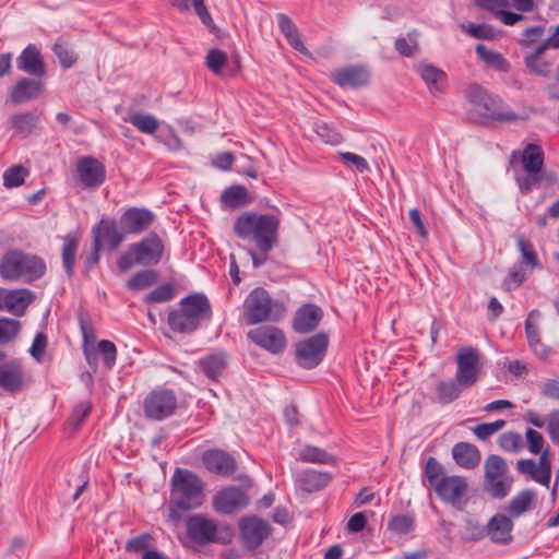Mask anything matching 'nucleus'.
<instances>
[{"instance_id":"obj_27","label":"nucleus","mask_w":559,"mask_h":559,"mask_svg":"<svg viewBox=\"0 0 559 559\" xmlns=\"http://www.w3.org/2000/svg\"><path fill=\"white\" fill-rule=\"evenodd\" d=\"M332 480V475L328 472L316 469H306L298 474L296 484L305 492H316L325 488Z\"/></svg>"},{"instance_id":"obj_52","label":"nucleus","mask_w":559,"mask_h":559,"mask_svg":"<svg viewBox=\"0 0 559 559\" xmlns=\"http://www.w3.org/2000/svg\"><path fill=\"white\" fill-rule=\"evenodd\" d=\"M518 247L519 250L521 251L523 262H525L532 269L540 267V262L538 260L537 253L534 249L533 243L530 240L523 237H519Z\"/></svg>"},{"instance_id":"obj_19","label":"nucleus","mask_w":559,"mask_h":559,"mask_svg":"<svg viewBox=\"0 0 559 559\" xmlns=\"http://www.w3.org/2000/svg\"><path fill=\"white\" fill-rule=\"evenodd\" d=\"M467 481L463 476H448L436 486L438 497L453 506L461 504L467 492Z\"/></svg>"},{"instance_id":"obj_46","label":"nucleus","mask_w":559,"mask_h":559,"mask_svg":"<svg viewBox=\"0 0 559 559\" xmlns=\"http://www.w3.org/2000/svg\"><path fill=\"white\" fill-rule=\"evenodd\" d=\"M95 349L96 357L98 355L102 356L104 366L109 370L112 369L117 359L116 345L111 341L102 340L98 342L97 346H95Z\"/></svg>"},{"instance_id":"obj_28","label":"nucleus","mask_w":559,"mask_h":559,"mask_svg":"<svg viewBox=\"0 0 559 559\" xmlns=\"http://www.w3.org/2000/svg\"><path fill=\"white\" fill-rule=\"evenodd\" d=\"M198 366L210 380H217L227 367V355L224 352H215L202 357Z\"/></svg>"},{"instance_id":"obj_64","label":"nucleus","mask_w":559,"mask_h":559,"mask_svg":"<svg viewBox=\"0 0 559 559\" xmlns=\"http://www.w3.org/2000/svg\"><path fill=\"white\" fill-rule=\"evenodd\" d=\"M47 346V336L45 333L39 332L35 335L29 353L37 361L41 360Z\"/></svg>"},{"instance_id":"obj_15","label":"nucleus","mask_w":559,"mask_h":559,"mask_svg":"<svg viewBox=\"0 0 559 559\" xmlns=\"http://www.w3.org/2000/svg\"><path fill=\"white\" fill-rule=\"evenodd\" d=\"M154 222V214L145 207H129L119 218L120 228L127 234L139 235L145 231Z\"/></svg>"},{"instance_id":"obj_26","label":"nucleus","mask_w":559,"mask_h":559,"mask_svg":"<svg viewBox=\"0 0 559 559\" xmlns=\"http://www.w3.org/2000/svg\"><path fill=\"white\" fill-rule=\"evenodd\" d=\"M452 457L460 467L473 469L479 465L481 454L475 444L457 442L452 448Z\"/></svg>"},{"instance_id":"obj_47","label":"nucleus","mask_w":559,"mask_h":559,"mask_svg":"<svg viewBox=\"0 0 559 559\" xmlns=\"http://www.w3.org/2000/svg\"><path fill=\"white\" fill-rule=\"evenodd\" d=\"M28 176V170L22 165H15L8 168L3 174V185L7 188H14L23 185Z\"/></svg>"},{"instance_id":"obj_25","label":"nucleus","mask_w":559,"mask_h":559,"mask_svg":"<svg viewBox=\"0 0 559 559\" xmlns=\"http://www.w3.org/2000/svg\"><path fill=\"white\" fill-rule=\"evenodd\" d=\"M513 522L506 514H495L486 525L487 536L495 544L507 545L512 542Z\"/></svg>"},{"instance_id":"obj_42","label":"nucleus","mask_w":559,"mask_h":559,"mask_svg":"<svg viewBox=\"0 0 559 559\" xmlns=\"http://www.w3.org/2000/svg\"><path fill=\"white\" fill-rule=\"evenodd\" d=\"M298 461L308 462V463H319V464H331L335 462L333 455L326 453L324 450L313 447L306 445L304 447L297 456Z\"/></svg>"},{"instance_id":"obj_53","label":"nucleus","mask_w":559,"mask_h":559,"mask_svg":"<svg viewBox=\"0 0 559 559\" xmlns=\"http://www.w3.org/2000/svg\"><path fill=\"white\" fill-rule=\"evenodd\" d=\"M175 297V287L170 283L162 284L154 288L146 297L147 304L166 302Z\"/></svg>"},{"instance_id":"obj_60","label":"nucleus","mask_w":559,"mask_h":559,"mask_svg":"<svg viewBox=\"0 0 559 559\" xmlns=\"http://www.w3.org/2000/svg\"><path fill=\"white\" fill-rule=\"evenodd\" d=\"M322 317H294L293 328L298 333H309L317 329Z\"/></svg>"},{"instance_id":"obj_7","label":"nucleus","mask_w":559,"mask_h":559,"mask_svg":"<svg viewBox=\"0 0 559 559\" xmlns=\"http://www.w3.org/2000/svg\"><path fill=\"white\" fill-rule=\"evenodd\" d=\"M508 473L509 466L502 456L491 454L485 460V488L492 498L502 499L509 495L513 479Z\"/></svg>"},{"instance_id":"obj_22","label":"nucleus","mask_w":559,"mask_h":559,"mask_svg":"<svg viewBox=\"0 0 559 559\" xmlns=\"http://www.w3.org/2000/svg\"><path fill=\"white\" fill-rule=\"evenodd\" d=\"M205 468L214 474L229 476L237 471V462L228 452L219 449L206 450L202 455Z\"/></svg>"},{"instance_id":"obj_1","label":"nucleus","mask_w":559,"mask_h":559,"mask_svg":"<svg viewBox=\"0 0 559 559\" xmlns=\"http://www.w3.org/2000/svg\"><path fill=\"white\" fill-rule=\"evenodd\" d=\"M280 225L277 215L245 212L235 219L234 233L242 240L253 241L258 250L272 251L278 242Z\"/></svg>"},{"instance_id":"obj_16","label":"nucleus","mask_w":559,"mask_h":559,"mask_svg":"<svg viewBox=\"0 0 559 559\" xmlns=\"http://www.w3.org/2000/svg\"><path fill=\"white\" fill-rule=\"evenodd\" d=\"M93 241L98 242V247L109 250H116L124 241V233L118 229L117 222L114 218H102L92 229Z\"/></svg>"},{"instance_id":"obj_59","label":"nucleus","mask_w":559,"mask_h":559,"mask_svg":"<svg viewBox=\"0 0 559 559\" xmlns=\"http://www.w3.org/2000/svg\"><path fill=\"white\" fill-rule=\"evenodd\" d=\"M525 333L528 345L534 352H538L539 347L545 352L544 345L540 343L539 334L536 324L533 322V317H526Z\"/></svg>"},{"instance_id":"obj_51","label":"nucleus","mask_w":559,"mask_h":559,"mask_svg":"<svg viewBox=\"0 0 559 559\" xmlns=\"http://www.w3.org/2000/svg\"><path fill=\"white\" fill-rule=\"evenodd\" d=\"M425 475L433 489L443 478L448 476L444 475V468L441 463H439L435 457H428L425 467Z\"/></svg>"},{"instance_id":"obj_33","label":"nucleus","mask_w":559,"mask_h":559,"mask_svg":"<svg viewBox=\"0 0 559 559\" xmlns=\"http://www.w3.org/2000/svg\"><path fill=\"white\" fill-rule=\"evenodd\" d=\"M545 154L543 148L534 143H528L521 152V163L526 174H537L544 167Z\"/></svg>"},{"instance_id":"obj_50","label":"nucleus","mask_w":559,"mask_h":559,"mask_svg":"<svg viewBox=\"0 0 559 559\" xmlns=\"http://www.w3.org/2000/svg\"><path fill=\"white\" fill-rule=\"evenodd\" d=\"M415 521L411 515H395L389 523L388 528L399 535H406L414 530Z\"/></svg>"},{"instance_id":"obj_57","label":"nucleus","mask_w":559,"mask_h":559,"mask_svg":"<svg viewBox=\"0 0 559 559\" xmlns=\"http://www.w3.org/2000/svg\"><path fill=\"white\" fill-rule=\"evenodd\" d=\"M465 31L467 34L477 39L490 40L496 36L495 28L488 24L469 23Z\"/></svg>"},{"instance_id":"obj_12","label":"nucleus","mask_w":559,"mask_h":559,"mask_svg":"<svg viewBox=\"0 0 559 559\" xmlns=\"http://www.w3.org/2000/svg\"><path fill=\"white\" fill-rule=\"evenodd\" d=\"M456 362V381L463 388L473 386L477 382L480 371L478 353L472 347H463L457 353Z\"/></svg>"},{"instance_id":"obj_5","label":"nucleus","mask_w":559,"mask_h":559,"mask_svg":"<svg viewBox=\"0 0 559 559\" xmlns=\"http://www.w3.org/2000/svg\"><path fill=\"white\" fill-rule=\"evenodd\" d=\"M186 531L188 538L198 546L214 543L227 545L234 538V531L229 524L217 525L213 520L201 513L188 516Z\"/></svg>"},{"instance_id":"obj_30","label":"nucleus","mask_w":559,"mask_h":559,"mask_svg":"<svg viewBox=\"0 0 559 559\" xmlns=\"http://www.w3.org/2000/svg\"><path fill=\"white\" fill-rule=\"evenodd\" d=\"M416 71L425 81L430 93L438 94L443 91L447 74L441 69L429 63H419L416 67Z\"/></svg>"},{"instance_id":"obj_41","label":"nucleus","mask_w":559,"mask_h":559,"mask_svg":"<svg viewBox=\"0 0 559 559\" xmlns=\"http://www.w3.org/2000/svg\"><path fill=\"white\" fill-rule=\"evenodd\" d=\"M158 281V272L153 269H146L136 272L127 282V287L130 290H142L146 287L154 285Z\"/></svg>"},{"instance_id":"obj_2","label":"nucleus","mask_w":559,"mask_h":559,"mask_svg":"<svg viewBox=\"0 0 559 559\" xmlns=\"http://www.w3.org/2000/svg\"><path fill=\"white\" fill-rule=\"evenodd\" d=\"M46 270L43 258L16 249L5 252L0 262V275L7 281L32 283L43 277Z\"/></svg>"},{"instance_id":"obj_13","label":"nucleus","mask_w":559,"mask_h":559,"mask_svg":"<svg viewBox=\"0 0 559 559\" xmlns=\"http://www.w3.org/2000/svg\"><path fill=\"white\" fill-rule=\"evenodd\" d=\"M45 92V83L40 76L20 78L9 92L14 105L25 104L39 98Z\"/></svg>"},{"instance_id":"obj_63","label":"nucleus","mask_w":559,"mask_h":559,"mask_svg":"<svg viewBox=\"0 0 559 559\" xmlns=\"http://www.w3.org/2000/svg\"><path fill=\"white\" fill-rule=\"evenodd\" d=\"M92 411V403L90 401H81L73 408L71 419L72 421L79 426L81 425L85 418L90 415Z\"/></svg>"},{"instance_id":"obj_11","label":"nucleus","mask_w":559,"mask_h":559,"mask_svg":"<svg viewBox=\"0 0 559 559\" xmlns=\"http://www.w3.org/2000/svg\"><path fill=\"white\" fill-rule=\"evenodd\" d=\"M245 314H282L283 302L274 299L263 287L252 289L243 301Z\"/></svg>"},{"instance_id":"obj_38","label":"nucleus","mask_w":559,"mask_h":559,"mask_svg":"<svg viewBox=\"0 0 559 559\" xmlns=\"http://www.w3.org/2000/svg\"><path fill=\"white\" fill-rule=\"evenodd\" d=\"M463 388L456 379L440 380L436 384L435 393L440 404L447 405L460 397Z\"/></svg>"},{"instance_id":"obj_44","label":"nucleus","mask_w":559,"mask_h":559,"mask_svg":"<svg viewBox=\"0 0 559 559\" xmlns=\"http://www.w3.org/2000/svg\"><path fill=\"white\" fill-rule=\"evenodd\" d=\"M81 330L83 334V353L90 367H96V349L95 340L96 335L91 326H86L84 321L81 320Z\"/></svg>"},{"instance_id":"obj_21","label":"nucleus","mask_w":559,"mask_h":559,"mask_svg":"<svg viewBox=\"0 0 559 559\" xmlns=\"http://www.w3.org/2000/svg\"><path fill=\"white\" fill-rule=\"evenodd\" d=\"M370 73L366 67L348 66L331 73V81L340 87L359 88L369 83Z\"/></svg>"},{"instance_id":"obj_55","label":"nucleus","mask_w":559,"mask_h":559,"mask_svg":"<svg viewBox=\"0 0 559 559\" xmlns=\"http://www.w3.org/2000/svg\"><path fill=\"white\" fill-rule=\"evenodd\" d=\"M498 444L503 451L515 453L523 445L522 436L514 431L503 432L498 439Z\"/></svg>"},{"instance_id":"obj_36","label":"nucleus","mask_w":559,"mask_h":559,"mask_svg":"<svg viewBox=\"0 0 559 559\" xmlns=\"http://www.w3.org/2000/svg\"><path fill=\"white\" fill-rule=\"evenodd\" d=\"M535 492L531 489L520 491L514 496L507 508L511 518H519L524 512L535 508Z\"/></svg>"},{"instance_id":"obj_29","label":"nucleus","mask_w":559,"mask_h":559,"mask_svg":"<svg viewBox=\"0 0 559 559\" xmlns=\"http://www.w3.org/2000/svg\"><path fill=\"white\" fill-rule=\"evenodd\" d=\"M277 25L287 43L300 53L307 55L308 49L304 45L299 31L293 20L285 13L276 14Z\"/></svg>"},{"instance_id":"obj_40","label":"nucleus","mask_w":559,"mask_h":559,"mask_svg":"<svg viewBox=\"0 0 559 559\" xmlns=\"http://www.w3.org/2000/svg\"><path fill=\"white\" fill-rule=\"evenodd\" d=\"M78 245H79V239L74 234L70 233L64 237L61 255H62V266L68 276H72V274L74 272Z\"/></svg>"},{"instance_id":"obj_14","label":"nucleus","mask_w":559,"mask_h":559,"mask_svg":"<svg viewBox=\"0 0 559 559\" xmlns=\"http://www.w3.org/2000/svg\"><path fill=\"white\" fill-rule=\"evenodd\" d=\"M247 336L254 344L272 354H280L286 347V337L283 331L275 326L263 325L252 329L247 333Z\"/></svg>"},{"instance_id":"obj_8","label":"nucleus","mask_w":559,"mask_h":559,"mask_svg":"<svg viewBox=\"0 0 559 559\" xmlns=\"http://www.w3.org/2000/svg\"><path fill=\"white\" fill-rule=\"evenodd\" d=\"M329 346V335L319 332L299 341L295 345V360L304 369H312L321 364Z\"/></svg>"},{"instance_id":"obj_58","label":"nucleus","mask_w":559,"mask_h":559,"mask_svg":"<svg viewBox=\"0 0 559 559\" xmlns=\"http://www.w3.org/2000/svg\"><path fill=\"white\" fill-rule=\"evenodd\" d=\"M153 540V537L148 533H143L141 535H138L133 538H130L124 546V549L128 552H141L146 551L147 548L151 546V543Z\"/></svg>"},{"instance_id":"obj_4","label":"nucleus","mask_w":559,"mask_h":559,"mask_svg":"<svg viewBox=\"0 0 559 559\" xmlns=\"http://www.w3.org/2000/svg\"><path fill=\"white\" fill-rule=\"evenodd\" d=\"M466 98L472 111L485 120L515 121L518 115L498 96L489 93L478 84L466 88Z\"/></svg>"},{"instance_id":"obj_18","label":"nucleus","mask_w":559,"mask_h":559,"mask_svg":"<svg viewBox=\"0 0 559 559\" xmlns=\"http://www.w3.org/2000/svg\"><path fill=\"white\" fill-rule=\"evenodd\" d=\"M26 385L25 371L20 360L0 365V388L10 394L21 392Z\"/></svg>"},{"instance_id":"obj_32","label":"nucleus","mask_w":559,"mask_h":559,"mask_svg":"<svg viewBox=\"0 0 559 559\" xmlns=\"http://www.w3.org/2000/svg\"><path fill=\"white\" fill-rule=\"evenodd\" d=\"M9 122L16 134L27 138L37 129L39 116L31 111H20L13 114Z\"/></svg>"},{"instance_id":"obj_54","label":"nucleus","mask_w":559,"mask_h":559,"mask_svg":"<svg viewBox=\"0 0 559 559\" xmlns=\"http://www.w3.org/2000/svg\"><path fill=\"white\" fill-rule=\"evenodd\" d=\"M226 63L227 55L225 51L213 48L207 52L205 64L214 74H221Z\"/></svg>"},{"instance_id":"obj_61","label":"nucleus","mask_w":559,"mask_h":559,"mask_svg":"<svg viewBox=\"0 0 559 559\" xmlns=\"http://www.w3.org/2000/svg\"><path fill=\"white\" fill-rule=\"evenodd\" d=\"M545 31L546 28L544 25H535L527 27L526 29H524L522 38L519 40V44L522 47L527 48L537 40H539L544 36Z\"/></svg>"},{"instance_id":"obj_43","label":"nucleus","mask_w":559,"mask_h":559,"mask_svg":"<svg viewBox=\"0 0 559 559\" xmlns=\"http://www.w3.org/2000/svg\"><path fill=\"white\" fill-rule=\"evenodd\" d=\"M126 121L146 134L155 133L159 127L158 120L150 114L134 112Z\"/></svg>"},{"instance_id":"obj_20","label":"nucleus","mask_w":559,"mask_h":559,"mask_svg":"<svg viewBox=\"0 0 559 559\" xmlns=\"http://www.w3.org/2000/svg\"><path fill=\"white\" fill-rule=\"evenodd\" d=\"M76 171L80 181L86 188H97L106 179L105 166L93 156H84L79 159Z\"/></svg>"},{"instance_id":"obj_45","label":"nucleus","mask_w":559,"mask_h":559,"mask_svg":"<svg viewBox=\"0 0 559 559\" xmlns=\"http://www.w3.org/2000/svg\"><path fill=\"white\" fill-rule=\"evenodd\" d=\"M407 37L408 38L397 37L394 46H395L396 51L401 56L411 58V57H414L419 50L418 40H417L418 32L416 29H413L412 32H409L407 34Z\"/></svg>"},{"instance_id":"obj_23","label":"nucleus","mask_w":559,"mask_h":559,"mask_svg":"<svg viewBox=\"0 0 559 559\" xmlns=\"http://www.w3.org/2000/svg\"><path fill=\"white\" fill-rule=\"evenodd\" d=\"M35 300V294L28 289H5L0 287V311L23 313Z\"/></svg>"},{"instance_id":"obj_49","label":"nucleus","mask_w":559,"mask_h":559,"mask_svg":"<svg viewBox=\"0 0 559 559\" xmlns=\"http://www.w3.org/2000/svg\"><path fill=\"white\" fill-rule=\"evenodd\" d=\"M52 51L57 56L63 69L71 68L78 60V56L75 55V52L71 50L69 46L61 40L55 43Z\"/></svg>"},{"instance_id":"obj_6","label":"nucleus","mask_w":559,"mask_h":559,"mask_svg":"<svg viewBox=\"0 0 559 559\" xmlns=\"http://www.w3.org/2000/svg\"><path fill=\"white\" fill-rule=\"evenodd\" d=\"M164 254V243L155 233L150 234L140 241L130 246L127 252L117 261L121 272L129 271L133 265H156Z\"/></svg>"},{"instance_id":"obj_10","label":"nucleus","mask_w":559,"mask_h":559,"mask_svg":"<svg viewBox=\"0 0 559 559\" xmlns=\"http://www.w3.org/2000/svg\"><path fill=\"white\" fill-rule=\"evenodd\" d=\"M238 528L243 547L254 552L272 534V525L258 515H245L238 521Z\"/></svg>"},{"instance_id":"obj_3","label":"nucleus","mask_w":559,"mask_h":559,"mask_svg":"<svg viewBox=\"0 0 559 559\" xmlns=\"http://www.w3.org/2000/svg\"><path fill=\"white\" fill-rule=\"evenodd\" d=\"M203 481L193 472L186 468H176L171 477L170 510L177 507L180 510H191L203 502Z\"/></svg>"},{"instance_id":"obj_31","label":"nucleus","mask_w":559,"mask_h":559,"mask_svg":"<svg viewBox=\"0 0 559 559\" xmlns=\"http://www.w3.org/2000/svg\"><path fill=\"white\" fill-rule=\"evenodd\" d=\"M547 49L549 48L542 43L532 53L524 57L525 67L531 73L543 78L550 75L552 62L542 58Z\"/></svg>"},{"instance_id":"obj_9","label":"nucleus","mask_w":559,"mask_h":559,"mask_svg":"<svg viewBox=\"0 0 559 559\" xmlns=\"http://www.w3.org/2000/svg\"><path fill=\"white\" fill-rule=\"evenodd\" d=\"M178 406L176 393L171 389L159 388L151 391L143 401V412L147 419L160 421L175 414Z\"/></svg>"},{"instance_id":"obj_17","label":"nucleus","mask_w":559,"mask_h":559,"mask_svg":"<svg viewBox=\"0 0 559 559\" xmlns=\"http://www.w3.org/2000/svg\"><path fill=\"white\" fill-rule=\"evenodd\" d=\"M213 504L217 512L231 514L246 508L249 504V497L241 488L230 486L214 497Z\"/></svg>"},{"instance_id":"obj_39","label":"nucleus","mask_w":559,"mask_h":559,"mask_svg":"<svg viewBox=\"0 0 559 559\" xmlns=\"http://www.w3.org/2000/svg\"><path fill=\"white\" fill-rule=\"evenodd\" d=\"M221 202L230 209H237L250 203L248 190L243 186H231L225 189L221 195Z\"/></svg>"},{"instance_id":"obj_34","label":"nucleus","mask_w":559,"mask_h":559,"mask_svg":"<svg viewBox=\"0 0 559 559\" xmlns=\"http://www.w3.org/2000/svg\"><path fill=\"white\" fill-rule=\"evenodd\" d=\"M200 317H167V322L162 326L166 337L173 338L177 334L191 333L199 325Z\"/></svg>"},{"instance_id":"obj_62","label":"nucleus","mask_w":559,"mask_h":559,"mask_svg":"<svg viewBox=\"0 0 559 559\" xmlns=\"http://www.w3.org/2000/svg\"><path fill=\"white\" fill-rule=\"evenodd\" d=\"M527 278V273L522 264L514 265L506 278L508 288L519 287Z\"/></svg>"},{"instance_id":"obj_35","label":"nucleus","mask_w":559,"mask_h":559,"mask_svg":"<svg viewBox=\"0 0 559 559\" xmlns=\"http://www.w3.org/2000/svg\"><path fill=\"white\" fill-rule=\"evenodd\" d=\"M211 311V302L203 293H193L180 300V314H210Z\"/></svg>"},{"instance_id":"obj_48","label":"nucleus","mask_w":559,"mask_h":559,"mask_svg":"<svg viewBox=\"0 0 559 559\" xmlns=\"http://www.w3.org/2000/svg\"><path fill=\"white\" fill-rule=\"evenodd\" d=\"M20 329L21 325L19 321L0 317V345L13 341L17 336Z\"/></svg>"},{"instance_id":"obj_24","label":"nucleus","mask_w":559,"mask_h":559,"mask_svg":"<svg viewBox=\"0 0 559 559\" xmlns=\"http://www.w3.org/2000/svg\"><path fill=\"white\" fill-rule=\"evenodd\" d=\"M17 69L32 76L44 78L47 72L46 63L37 46L27 45L16 58Z\"/></svg>"},{"instance_id":"obj_56","label":"nucleus","mask_w":559,"mask_h":559,"mask_svg":"<svg viewBox=\"0 0 559 559\" xmlns=\"http://www.w3.org/2000/svg\"><path fill=\"white\" fill-rule=\"evenodd\" d=\"M487 536L486 526L467 520L465 523L464 531L462 533V539L465 542H478Z\"/></svg>"},{"instance_id":"obj_37","label":"nucleus","mask_w":559,"mask_h":559,"mask_svg":"<svg viewBox=\"0 0 559 559\" xmlns=\"http://www.w3.org/2000/svg\"><path fill=\"white\" fill-rule=\"evenodd\" d=\"M475 51L479 59L495 70L504 73L510 70L509 61L500 52L490 50L483 44L477 45Z\"/></svg>"}]
</instances>
